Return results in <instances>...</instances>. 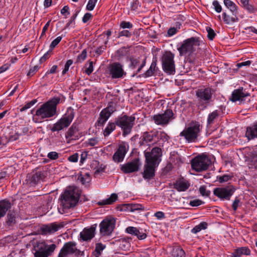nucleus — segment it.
<instances>
[{
  "instance_id": "obj_1",
  "label": "nucleus",
  "mask_w": 257,
  "mask_h": 257,
  "mask_svg": "<svg viewBox=\"0 0 257 257\" xmlns=\"http://www.w3.org/2000/svg\"><path fill=\"white\" fill-rule=\"evenodd\" d=\"M60 100V98L54 97L41 105L33 115V121L36 123H41L54 116L56 113L57 105Z\"/></svg>"
},
{
  "instance_id": "obj_2",
  "label": "nucleus",
  "mask_w": 257,
  "mask_h": 257,
  "mask_svg": "<svg viewBox=\"0 0 257 257\" xmlns=\"http://www.w3.org/2000/svg\"><path fill=\"white\" fill-rule=\"evenodd\" d=\"M79 197L78 189L73 186H70L67 188L62 195L60 206L63 209H69L76 204Z\"/></svg>"
},
{
  "instance_id": "obj_3",
  "label": "nucleus",
  "mask_w": 257,
  "mask_h": 257,
  "mask_svg": "<svg viewBox=\"0 0 257 257\" xmlns=\"http://www.w3.org/2000/svg\"><path fill=\"white\" fill-rule=\"evenodd\" d=\"M215 91L211 87H202L196 91L198 107L203 110L213 100Z\"/></svg>"
},
{
  "instance_id": "obj_4",
  "label": "nucleus",
  "mask_w": 257,
  "mask_h": 257,
  "mask_svg": "<svg viewBox=\"0 0 257 257\" xmlns=\"http://www.w3.org/2000/svg\"><path fill=\"white\" fill-rule=\"evenodd\" d=\"M202 127L199 122H192L180 133V136L184 137V139L188 143H195L198 140Z\"/></svg>"
},
{
  "instance_id": "obj_5",
  "label": "nucleus",
  "mask_w": 257,
  "mask_h": 257,
  "mask_svg": "<svg viewBox=\"0 0 257 257\" xmlns=\"http://www.w3.org/2000/svg\"><path fill=\"white\" fill-rule=\"evenodd\" d=\"M55 244H48L44 240L37 241L33 244V252L34 257H48L54 251Z\"/></svg>"
},
{
  "instance_id": "obj_6",
  "label": "nucleus",
  "mask_w": 257,
  "mask_h": 257,
  "mask_svg": "<svg viewBox=\"0 0 257 257\" xmlns=\"http://www.w3.org/2000/svg\"><path fill=\"white\" fill-rule=\"evenodd\" d=\"M200 39L198 37H191L184 40L177 50L180 56L190 55L195 51L200 45Z\"/></svg>"
},
{
  "instance_id": "obj_7",
  "label": "nucleus",
  "mask_w": 257,
  "mask_h": 257,
  "mask_svg": "<svg viewBox=\"0 0 257 257\" xmlns=\"http://www.w3.org/2000/svg\"><path fill=\"white\" fill-rule=\"evenodd\" d=\"M135 119L136 118L133 115H123L118 117L116 120V125L122 131L123 136L125 137L131 133Z\"/></svg>"
},
{
  "instance_id": "obj_8",
  "label": "nucleus",
  "mask_w": 257,
  "mask_h": 257,
  "mask_svg": "<svg viewBox=\"0 0 257 257\" xmlns=\"http://www.w3.org/2000/svg\"><path fill=\"white\" fill-rule=\"evenodd\" d=\"M174 54L170 51H166L162 57V68L165 72L173 75L175 73Z\"/></svg>"
},
{
  "instance_id": "obj_9",
  "label": "nucleus",
  "mask_w": 257,
  "mask_h": 257,
  "mask_svg": "<svg viewBox=\"0 0 257 257\" xmlns=\"http://www.w3.org/2000/svg\"><path fill=\"white\" fill-rule=\"evenodd\" d=\"M74 116L73 110L68 111L60 119L54 123L51 128L52 132H59L70 124Z\"/></svg>"
},
{
  "instance_id": "obj_10",
  "label": "nucleus",
  "mask_w": 257,
  "mask_h": 257,
  "mask_svg": "<svg viewBox=\"0 0 257 257\" xmlns=\"http://www.w3.org/2000/svg\"><path fill=\"white\" fill-rule=\"evenodd\" d=\"M211 160L205 155H202L196 157L191 161V166L197 172H201L207 170L211 164Z\"/></svg>"
},
{
  "instance_id": "obj_11",
  "label": "nucleus",
  "mask_w": 257,
  "mask_h": 257,
  "mask_svg": "<svg viewBox=\"0 0 257 257\" xmlns=\"http://www.w3.org/2000/svg\"><path fill=\"white\" fill-rule=\"evenodd\" d=\"M176 116L171 109H168L163 113H159L153 116V120L157 125H167L169 121L175 119Z\"/></svg>"
},
{
  "instance_id": "obj_12",
  "label": "nucleus",
  "mask_w": 257,
  "mask_h": 257,
  "mask_svg": "<svg viewBox=\"0 0 257 257\" xmlns=\"http://www.w3.org/2000/svg\"><path fill=\"white\" fill-rule=\"evenodd\" d=\"M115 223L114 218L110 216L105 218L99 224L100 234L103 236L110 235L114 229Z\"/></svg>"
},
{
  "instance_id": "obj_13",
  "label": "nucleus",
  "mask_w": 257,
  "mask_h": 257,
  "mask_svg": "<svg viewBox=\"0 0 257 257\" xmlns=\"http://www.w3.org/2000/svg\"><path fill=\"white\" fill-rule=\"evenodd\" d=\"M235 190V188L232 186L229 185L214 189L213 194L221 200H229L233 194Z\"/></svg>"
},
{
  "instance_id": "obj_14",
  "label": "nucleus",
  "mask_w": 257,
  "mask_h": 257,
  "mask_svg": "<svg viewBox=\"0 0 257 257\" xmlns=\"http://www.w3.org/2000/svg\"><path fill=\"white\" fill-rule=\"evenodd\" d=\"M108 71L109 76L112 79L123 78L126 75L122 65L118 62L110 64L108 67Z\"/></svg>"
},
{
  "instance_id": "obj_15",
  "label": "nucleus",
  "mask_w": 257,
  "mask_h": 257,
  "mask_svg": "<svg viewBox=\"0 0 257 257\" xmlns=\"http://www.w3.org/2000/svg\"><path fill=\"white\" fill-rule=\"evenodd\" d=\"M144 153L146 162L157 165H159L160 162L159 158L162 155V150L161 148L155 147L152 149L151 152H147L146 150Z\"/></svg>"
},
{
  "instance_id": "obj_16",
  "label": "nucleus",
  "mask_w": 257,
  "mask_h": 257,
  "mask_svg": "<svg viewBox=\"0 0 257 257\" xmlns=\"http://www.w3.org/2000/svg\"><path fill=\"white\" fill-rule=\"evenodd\" d=\"M78 251L76 247V243L75 242H67L64 244L60 249L58 257H67L69 254H77V252Z\"/></svg>"
},
{
  "instance_id": "obj_17",
  "label": "nucleus",
  "mask_w": 257,
  "mask_h": 257,
  "mask_svg": "<svg viewBox=\"0 0 257 257\" xmlns=\"http://www.w3.org/2000/svg\"><path fill=\"white\" fill-rule=\"evenodd\" d=\"M65 225L64 222H53L47 225H43L41 227V233L43 235L51 234L57 231Z\"/></svg>"
},
{
  "instance_id": "obj_18",
  "label": "nucleus",
  "mask_w": 257,
  "mask_h": 257,
  "mask_svg": "<svg viewBox=\"0 0 257 257\" xmlns=\"http://www.w3.org/2000/svg\"><path fill=\"white\" fill-rule=\"evenodd\" d=\"M115 111L114 107L112 105H109L105 108L103 109L99 114V116L97 121V125L103 126L108 120L111 114Z\"/></svg>"
},
{
  "instance_id": "obj_19",
  "label": "nucleus",
  "mask_w": 257,
  "mask_h": 257,
  "mask_svg": "<svg viewBox=\"0 0 257 257\" xmlns=\"http://www.w3.org/2000/svg\"><path fill=\"white\" fill-rule=\"evenodd\" d=\"M140 166V163L139 160L136 159L132 162L121 165L120 170L123 173H131L138 171Z\"/></svg>"
},
{
  "instance_id": "obj_20",
  "label": "nucleus",
  "mask_w": 257,
  "mask_h": 257,
  "mask_svg": "<svg viewBox=\"0 0 257 257\" xmlns=\"http://www.w3.org/2000/svg\"><path fill=\"white\" fill-rule=\"evenodd\" d=\"M156 134L157 132L154 131L144 133L140 137L141 145H149V143L155 144L157 142Z\"/></svg>"
},
{
  "instance_id": "obj_21",
  "label": "nucleus",
  "mask_w": 257,
  "mask_h": 257,
  "mask_svg": "<svg viewBox=\"0 0 257 257\" xmlns=\"http://www.w3.org/2000/svg\"><path fill=\"white\" fill-rule=\"evenodd\" d=\"M249 96V93L245 92L243 88L234 90L232 93L231 101L235 102L239 101L243 102L246 101Z\"/></svg>"
},
{
  "instance_id": "obj_22",
  "label": "nucleus",
  "mask_w": 257,
  "mask_h": 257,
  "mask_svg": "<svg viewBox=\"0 0 257 257\" xmlns=\"http://www.w3.org/2000/svg\"><path fill=\"white\" fill-rule=\"evenodd\" d=\"M126 152V148L124 145L119 146L117 151L113 155V161L117 163L122 162Z\"/></svg>"
},
{
  "instance_id": "obj_23",
  "label": "nucleus",
  "mask_w": 257,
  "mask_h": 257,
  "mask_svg": "<svg viewBox=\"0 0 257 257\" xmlns=\"http://www.w3.org/2000/svg\"><path fill=\"white\" fill-rule=\"evenodd\" d=\"M95 227L91 226L89 228H85L80 232V238L83 241L91 240L95 235Z\"/></svg>"
},
{
  "instance_id": "obj_24",
  "label": "nucleus",
  "mask_w": 257,
  "mask_h": 257,
  "mask_svg": "<svg viewBox=\"0 0 257 257\" xmlns=\"http://www.w3.org/2000/svg\"><path fill=\"white\" fill-rule=\"evenodd\" d=\"M158 165L151 164L148 162H146V164L145 165V170L143 173V177L145 179H150L155 175V168Z\"/></svg>"
},
{
  "instance_id": "obj_25",
  "label": "nucleus",
  "mask_w": 257,
  "mask_h": 257,
  "mask_svg": "<svg viewBox=\"0 0 257 257\" xmlns=\"http://www.w3.org/2000/svg\"><path fill=\"white\" fill-rule=\"evenodd\" d=\"M125 232L132 235L137 237L139 239H144L147 237L146 233L143 231L142 229H138L136 227L133 226H128L125 229Z\"/></svg>"
},
{
  "instance_id": "obj_26",
  "label": "nucleus",
  "mask_w": 257,
  "mask_h": 257,
  "mask_svg": "<svg viewBox=\"0 0 257 257\" xmlns=\"http://www.w3.org/2000/svg\"><path fill=\"white\" fill-rule=\"evenodd\" d=\"M174 188L178 191H185L190 186L188 181L183 179H179L174 184Z\"/></svg>"
},
{
  "instance_id": "obj_27",
  "label": "nucleus",
  "mask_w": 257,
  "mask_h": 257,
  "mask_svg": "<svg viewBox=\"0 0 257 257\" xmlns=\"http://www.w3.org/2000/svg\"><path fill=\"white\" fill-rule=\"evenodd\" d=\"M245 136L248 140L257 138V122L246 128Z\"/></svg>"
},
{
  "instance_id": "obj_28",
  "label": "nucleus",
  "mask_w": 257,
  "mask_h": 257,
  "mask_svg": "<svg viewBox=\"0 0 257 257\" xmlns=\"http://www.w3.org/2000/svg\"><path fill=\"white\" fill-rule=\"evenodd\" d=\"M250 254V250L246 246L237 248L234 249L231 257H240L242 255H248Z\"/></svg>"
},
{
  "instance_id": "obj_29",
  "label": "nucleus",
  "mask_w": 257,
  "mask_h": 257,
  "mask_svg": "<svg viewBox=\"0 0 257 257\" xmlns=\"http://www.w3.org/2000/svg\"><path fill=\"white\" fill-rule=\"evenodd\" d=\"M11 207V203L9 200L4 199L0 201V218L6 214L7 212Z\"/></svg>"
},
{
  "instance_id": "obj_30",
  "label": "nucleus",
  "mask_w": 257,
  "mask_h": 257,
  "mask_svg": "<svg viewBox=\"0 0 257 257\" xmlns=\"http://www.w3.org/2000/svg\"><path fill=\"white\" fill-rule=\"evenodd\" d=\"M223 4L231 12L232 15H237L238 7L233 2L230 0H224Z\"/></svg>"
},
{
  "instance_id": "obj_31",
  "label": "nucleus",
  "mask_w": 257,
  "mask_h": 257,
  "mask_svg": "<svg viewBox=\"0 0 257 257\" xmlns=\"http://www.w3.org/2000/svg\"><path fill=\"white\" fill-rule=\"evenodd\" d=\"M117 199V195L115 193H113L109 198L98 201L97 204L101 206L110 205L114 202Z\"/></svg>"
},
{
  "instance_id": "obj_32",
  "label": "nucleus",
  "mask_w": 257,
  "mask_h": 257,
  "mask_svg": "<svg viewBox=\"0 0 257 257\" xmlns=\"http://www.w3.org/2000/svg\"><path fill=\"white\" fill-rule=\"evenodd\" d=\"M78 131L77 126L73 124L66 132L65 134V137L67 140L68 143H70V140L72 139L75 136V134Z\"/></svg>"
},
{
  "instance_id": "obj_33",
  "label": "nucleus",
  "mask_w": 257,
  "mask_h": 257,
  "mask_svg": "<svg viewBox=\"0 0 257 257\" xmlns=\"http://www.w3.org/2000/svg\"><path fill=\"white\" fill-rule=\"evenodd\" d=\"M219 112L217 110H214L208 114L207 118V125H211L217 120Z\"/></svg>"
},
{
  "instance_id": "obj_34",
  "label": "nucleus",
  "mask_w": 257,
  "mask_h": 257,
  "mask_svg": "<svg viewBox=\"0 0 257 257\" xmlns=\"http://www.w3.org/2000/svg\"><path fill=\"white\" fill-rule=\"evenodd\" d=\"M116 122H109L103 131V134L105 137L108 136L116 128Z\"/></svg>"
},
{
  "instance_id": "obj_35",
  "label": "nucleus",
  "mask_w": 257,
  "mask_h": 257,
  "mask_svg": "<svg viewBox=\"0 0 257 257\" xmlns=\"http://www.w3.org/2000/svg\"><path fill=\"white\" fill-rule=\"evenodd\" d=\"M222 18L224 22L227 24L234 23L238 20L236 15H232V16H230L226 12L223 13Z\"/></svg>"
},
{
  "instance_id": "obj_36",
  "label": "nucleus",
  "mask_w": 257,
  "mask_h": 257,
  "mask_svg": "<svg viewBox=\"0 0 257 257\" xmlns=\"http://www.w3.org/2000/svg\"><path fill=\"white\" fill-rule=\"evenodd\" d=\"M172 255L173 257H185V251L179 246H176L173 248Z\"/></svg>"
},
{
  "instance_id": "obj_37",
  "label": "nucleus",
  "mask_w": 257,
  "mask_h": 257,
  "mask_svg": "<svg viewBox=\"0 0 257 257\" xmlns=\"http://www.w3.org/2000/svg\"><path fill=\"white\" fill-rule=\"evenodd\" d=\"M105 248V245L101 243H97L95 244V250L93 252V254L95 257H99L101 254V252Z\"/></svg>"
},
{
  "instance_id": "obj_38",
  "label": "nucleus",
  "mask_w": 257,
  "mask_h": 257,
  "mask_svg": "<svg viewBox=\"0 0 257 257\" xmlns=\"http://www.w3.org/2000/svg\"><path fill=\"white\" fill-rule=\"evenodd\" d=\"M95 166L94 167L95 171V174H98L100 172H103L104 171V169L105 168V167L102 164L101 165H99V163L97 161H93L92 164H91V167L93 168V166Z\"/></svg>"
},
{
  "instance_id": "obj_39",
  "label": "nucleus",
  "mask_w": 257,
  "mask_h": 257,
  "mask_svg": "<svg viewBox=\"0 0 257 257\" xmlns=\"http://www.w3.org/2000/svg\"><path fill=\"white\" fill-rule=\"evenodd\" d=\"M207 224L205 222H201L197 225H196L191 230V232L193 233H197L200 232L202 229H205L207 228Z\"/></svg>"
},
{
  "instance_id": "obj_40",
  "label": "nucleus",
  "mask_w": 257,
  "mask_h": 257,
  "mask_svg": "<svg viewBox=\"0 0 257 257\" xmlns=\"http://www.w3.org/2000/svg\"><path fill=\"white\" fill-rule=\"evenodd\" d=\"M78 179L80 181L82 184H86L88 183L91 180L90 177L88 173L85 174L79 177Z\"/></svg>"
},
{
  "instance_id": "obj_41",
  "label": "nucleus",
  "mask_w": 257,
  "mask_h": 257,
  "mask_svg": "<svg viewBox=\"0 0 257 257\" xmlns=\"http://www.w3.org/2000/svg\"><path fill=\"white\" fill-rule=\"evenodd\" d=\"M157 134H156V141L157 142L158 141L159 139H162V140L165 141L168 140L169 138L166 133L164 132H157Z\"/></svg>"
},
{
  "instance_id": "obj_42",
  "label": "nucleus",
  "mask_w": 257,
  "mask_h": 257,
  "mask_svg": "<svg viewBox=\"0 0 257 257\" xmlns=\"http://www.w3.org/2000/svg\"><path fill=\"white\" fill-rule=\"evenodd\" d=\"M85 73L87 74L88 75H90L93 71V62L89 61L88 65L87 64H85Z\"/></svg>"
},
{
  "instance_id": "obj_43",
  "label": "nucleus",
  "mask_w": 257,
  "mask_h": 257,
  "mask_svg": "<svg viewBox=\"0 0 257 257\" xmlns=\"http://www.w3.org/2000/svg\"><path fill=\"white\" fill-rule=\"evenodd\" d=\"M62 38V37L58 36L51 42L50 45V49L51 51H52L53 49L60 43Z\"/></svg>"
},
{
  "instance_id": "obj_44",
  "label": "nucleus",
  "mask_w": 257,
  "mask_h": 257,
  "mask_svg": "<svg viewBox=\"0 0 257 257\" xmlns=\"http://www.w3.org/2000/svg\"><path fill=\"white\" fill-rule=\"evenodd\" d=\"M37 102L36 99H33L29 102L26 103L24 106L20 108L21 111H24L26 110L27 109L31 107L33 105H34Z\"/></svg>"
},
{
  "instance_id": "obj_45",
  "label": "nucleus",
  "mask_w": 257,
  "mask_h": 257,
  "mask_svg": "<svg viewBox=\"0 0 257 257\" xmlns=\"http://www.w3.org/2000/svg\"><path fill=\"white\" fill-rule=\"evenodd\" d=\"M87 57V51L86 49H84L81 53L77 56V61L78 62H82Z\"/></svg>"
},
{
  "instance_id": "obj_46",
  "label": "nucleus",
  "mask_w": 257,
  "mask_h": 257,
  "mask_svg": "<svg viewBox=\"0 0 257 257\" xmlns=\"http://www.w3.org/2000/svg\"><path fill=\"white\" fill-rule=\"evenodd\" d=\"M98 0H89L86 5V10L88 11H92Z\"/></svg>"
},
{
  "instance_id": "obj_47",
  "label": "nucleus",
  "mask_w": 257,
  "mask_h": 257,
  "mask_svg": "<svg viewBox=\"0 0 257 257\" xmlns=\"http://www.w3.org/2000/svg\"><path fill=\"white\" fill-rule=\"evenodd\" d=\"M206 31L207 32V37L209 40H212L216 35L214 30L211 28L207 27L206 28Z\"/></svg>"
},
{
  "instance_id": "obj_48",
  "label": "nucleus",
  "mask_w": 257,
  "mask_h": 257,
  "mask_svg": "<svg viewBox=\"0 0 257 257\" xmlns=\"http://www.w3.org/2000/svg\"><path fill=\"white\" fill-rule=\"evenodd\" d=\"M212 5L213 9L217 13H219L222 11V7L217 1H214Z\"/></svg>"
},
{
  "instance_id": "obj_49",
  "label": "nucleus",
  "mask_w": 257,
  "mask_h": 257,
  "mask_svg": "<svg viewBox=\"0 0 257 257\" xmlns=\"http://www.w3.org/2000/svg\"><path fill=\"white\" fill-rule=\"evenodd\" d=\"M199 192L202 196H208L210 194V191L207 190L204 186H201L199 188Z\"/></svg>"
},
{
  "instance_id": "obj_50",
  "label": "nucleus",
  "mask_w": 257,
  "mask_h": 257,
  "mask_svg": "<svg viewBox=\"0 0 257 257\" xmlns=\"http://www.w3.org/2000/svg\"><path fill=\"white\" fill-rule=\"evenodd\" d=\"M73 60L71 59L67 61L65 65L64 69L63 70L62 72V75H65L66 73L69 70V67L73 64Z\"/></svg>"
},
{
  "instance_id": "obj_51",
  "label": "nucleus",
  "mask_w": 257,
  "mask_h": 257,
  "mask_svg": "<svg viewBox=\"0 0 257 257\" xmlns=\"http://www.w3.org/2000/svg\"><path fill=\"white\" fill-rule=\"evenodd\" d=\"M99 141L96 138H93L88 139L87 142V144L88 145L93 147L97 145L98 144Z\"/></svg>"
},
{
  "instance_id": "obj_52",
  "label": "nucleus",
  "mask_w": 257,
  "mask_h": 257,
  "mask_svg": "<svg viewBox=\"0 0 257 257\" xmlns=\"http://www.w3.org/2000/svg\"><path fill=\"white\" fill-rule=\"evenodd\" d=\"M39 67L37 65H36V66L33 67L32 68H31L30 69L29 71L27 73V75L28 77H31L32 76H33L36 73V72L39 70Z\"/></svg>"
},
{
  "instance_id": "obj_53",
  "label": "nucleus",
  "mask_w": 257,
  "mask_h": 257,
  "mask_svg": "<svg viewBox=\"0 0 257 257\" xmlns=\"http://www.w3.org/2000/svg\"><path fill=\"white\" fill-rule=\"evenodd\" d=\"M120 27L122 29H131L133 28V25L129 22L122 21L120 24Z\"/></svg>"
},
{
  "instance_id": "obj_54",
  "label": "nucleus",
  "mask_w": 257,
  "mask_h": 257,
  "mask_svg": "<svg viewBox=\"0 0 257 257\" xmlns=\"http://www.w3.org/2000/svg\"><path fill=\"white\" fill-rule=\"evenodd\" d=\"M132 36L131 33L128 30H122L119 32L118 37L119 38L122 36H125L130 38Z\"/></svg>"
},
{
  "instance_id": "obj_55",
  "label": "nucleus",
  "mask_w": 257,
  "mask_h": 257,
  "mask_svg": "<svg viewBox=\"0 0 257 257\" xmlns=\"http://www.w3.org/2000/svg\"><path fill=\"white\" fill-rule=\"evenodd\" d=\"M203 203H204V202L199 199H195V200H191L189 202V204L191 206H193V207L198 206L202 204Z\"/></svg>"
},
{
  "instance_id": "obj_56",
  "label": "nucleus",
  "mask_w": 257,
  "mask_h": 257,
  "mask_svg": "<svg viewBox=\"0 0 257 257\" xmlns=\"http://www.w3.org/2000/svg\"><path fill=\"white\" fill-rule=\"evenodd\" d=\"M141 205L139 204H130V206H128V207H130V212H134L136 210L141 209Z\"/></svg>"
},
{
  "instance_id": "obj_57",
  "label": "nucleus",
  "mask_w": 257,
  "mask_h": 257,
  "mask_svg": "<svg viewBox=\"0 0 257 257\" xmlns=\"http://www.w3.org/2000/svg\"><path fill=\"white\" fill-rule=\"evenodd\" d=\"M232 176L229 175H224L219 178V181L220 183L225 182L231 179Z\"/></svg>"
},
{
  "instance_id": "obj_58",
  "label": "nucleus",
  "mask_w": 257,
  "mask_h": 257,
  "mask_svg": "<svg viewBox=\"0 0 257 257\" xmlns=\"http://www.w3.org/2000/svg\"><path fill=\"white\" fill-rule=\"evenodd\" d=\"M242 7L244 8V9L247 10L249 13H253L255 10V9L253 6L249 4V2L246 5H244Z\"/></svg>"
},
{
  "instance_id": "obj_59",
  "label": "nucleus",
  "mask_w": 257,
  "mask_h": 257,
  "mask_svg": "<svg viewBox=\"0 0 257 257\" xmlns=\"http://www.w3.org/2000/svg\"><path fill=\"white\" fill-rule=\"evenodd\" d=\"M47 157L51 160H56L58 158L59 155L56 152H51L48 154Z\"/></svg>"
},
{
  "instance_id": "obj_60",
  "label": "nucleus",
  "mask_w": 257,
  "mask_h": 257,
  "mask_svg": "<svg viewBox=\"0 0 257 257\" xmlns=\"http://www.w3.org/2000/svg\"><path fill=\"white\" fill-rule=\"evenodd\" d=\"M240 200L237 197H236L232 203V208L234 211H235L237 210L238 207L240 205Z\"/></svg>"
},
{
  "instance_id": "obj_61",
  "label": "nucleus",
  "mask_w": 257,
  "mask_h": 257,
  "mask_svg": "<svg viewBox=\"0 0 257 257\" xmlns=\"http://www.w3.org/2000/svg\"><path fill=\"white\" fill-rule=\"evenodd\" d=\"M52 51H51L50 49L48 51L45 53L40 59V63H43L45 62L47 59H48L50 56V53Z\"/></svg>"
},
{
  "instance_id": "obj_62",
  "label": "nucleus",
  "mask_w": 257,
  "mask_h": 257,
  "mask_svg": "<svg viewBox=\"0 0 257 257\" xmlns=\"http://www.w3.org/2000/svg\"><path fill=\"white\" fill-rule=\"evenodd\" d=\"M78 155L77 153H75V154L70 156L68 158V160L71 162H74V163L77 162L78 161Z\"/></svg>"
},
{
  "instance_id": "obj_63",
  "label": "nucleus",
  "mask_w": 257,
  "mask_h": 257,
  "mask_svg": "<svg viewBox=\"0 0 257 257\" xmlns=\"http://www.w3.org/2000/svg\"><path fill=\"white\" fill-rule=\"evenodd\" d=\"M251 64V61L249 60L240 62L237 64L236 66L238 68H241L243 66H249Z\"/></svg>"
},
{
  "instance_id": "obj_64",
  "label": "nucleus",
  "mask_w": 257,
  "mask_h": 257,
  "mask_svg": "<svg viewBox=\"0 0 257 257\" xmlns=\"http://www.w3.org/2000/svg\"><path fill=\"white\" fill-rule=\"evenodd\" d=\"M92 18V15L90 13H86L83 18H82V22L84 23H87L89 20H90Z\"/></svg>"
}]
</instances>
